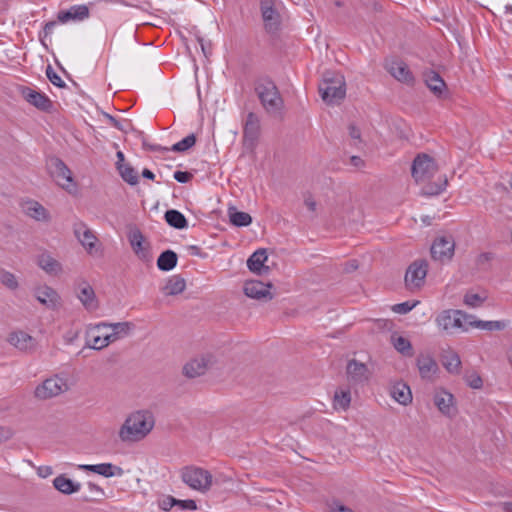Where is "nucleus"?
<instances>
[{
	"label": "nucleus",
	"mask_w": 512,
	"mask_h": 512,
	"mask_svg": "<svg viewBox=\"0 0 512 512\" xmlns=\"http://www.w3.org/2000/svg\"><path fill=\"white\" fill-rule=\"evenodd\" d=\"M155 424L150 411L140 410L130 414L119 430V438L123 442H137L144 439Z\"/></svg>",
	"instance_id": "obj_1"
},
{
	"label": "nucleus",
	"mask_w": 512,
	"mask_h": 512,
	"mask_svg": "<svg viewBox=\"0 0 512 512\" xmlns=\"http://www.w3.org/2000/svg\"><path fill=\"white\" fill-rule=\"evenodd\" d=\"M254 90L267 113L275 114L281 111L284 101L275 82L270 77L257 78L254 82Z\"/></svg>",
	"instance_id": "obj_2"
},
{
	"label": "nucleus",
	"mask_w": 512,
	"mask_h": 512,
	"mask_svg": "<svg viewBox=\"0 0 512 512\" xmlns=\"http://www.w3.org/2000/svg\"><path fill=\"white\" fill-rule=\"evenodd\" d=\"M322 100L327 104H338L345 98L346 83L342 75L326 72L318 87Z\"/></svg>",
	"instance_id": "obj_3"
},
{
	"label": "nucleus",
	"mask_w": 512,
	"mask_h": 512,
	"mask_svg": "<svg viewBox=\"0 0 512 512\" xmlns=\"http://www.w3.org/2000/svg\"><path fill=\"white\" fill-rule=\"evenodd\" d=\"M181 480L191 489L206 493L212 486V474L201 467L188 465L180 470Z\"/></svg>",
	"instance_id": "obj_4"
},
{
	"label": "nucleus",
	"mask_w": 512,
	"mask_h": 512,
	"mask_svg": "<svg viewBox=\"0 0 512 512\" xmlns=\"http://www.w3.org/2000/svg\"><path fill=\"white\" fill-rule=\"evenodd\" d=\"M473 318V315L466 314L461 310H444L436 317L435 322L446 333H452L456 328L467 331L468 327L463 323L468 325L469 320Z\"/></svg>",
	"instance_id": "obj_5"
},
{
	"label": "nucleus",
	"mask_w": 512,
	"mask_h": 512,
	"mask_svg": "<svg viewBox=\"0 0 512 512\" xmlns=\"http://www.w3.org/2000/svg\"><path fill=\"white\" fill-rule=\"evenodd\" d=\"M438 171V165L430 155L418 154L411 166V175L419 183L431 179Z\"/></svg>",
	"instance_id": "obj_6"
},
{
	"label": "nucleus",
	"mask_w": 512,
	"mask_h": 512,
	"mask_svg": "<svg viewBox=\"0 0 512 512\" xmlns=\"http://www.w3.org/2000/svg\"><path fill=\"white\" fill-rule=\"evenodd\" d=\"M455 241L451 235H441L434 239L430 252L434 260L450 261L454 255Z\"/></svg>",
	"instance_id": "obj_7"
},
{
	"label": "nucleus",
	"mask_w": 512,
	"mask_h": 512,
	"mask_svg": "<svg viewBox=\"0 0 512 512\" xmlns=\"http://www.w3.org/2000/svg\"><path fill=\"white\" fill-rule=\"evenodd\" d=\"M47 170L50 176L56 181L58 185L61 187L68 189L71 185L72 172L67 167V165L58 157H50L47 160Z\"/></svg>",
	"instance_id": "obj_8"
},
{
	"label": "nucleus",
	"mask_w": 512,
	"mask_h": 512,
	"mask_svg": "<svg viewBox=\"0 0 512 512\" xmlns=\"http://www.w3.org/2000/svg\"><path fill=\"white\" fill-rule=\"evenodd\" d=\"M428 272V262L425 259H418L412 262L405 274V284L411 288H420L424 285Z\"/></svg>",
	"instance_id": "obj_9"
},
{
	"label": "nucleus",
	"mask_w": 512,
	"mask_h": 512,
	"mask_svg": "<svg viewBox=\"0 0 512 512\" xmlns=\"http://www.w3.org/2000/svg\"><path fill=\"white\" fill-rule=\"evenodd\" d=\"M130 246L135 255L142 261H149L150 255V244L147 242L141 230L137 227H133L127 234Z\"/></svg>",
	"instance_id": "obj_10"
},
{
	"label": "nucleus",
	"mask_w": 512,
	"mask_h": 512,
	"mask_svg": "<svg viewBox=\"0 0 512 512\" xmlns=\"http://www.w3.org/2000/svg\"><path fill=\"white\" fill-rule=\"evenodd\" d=\"M67 388L66 383L58 377L48 378L42 384L38 385L34 395L38 399H49L61 394Z\"/></svg>",
	"instance_id": "obj_11"
},
{
	"label": "nucleus",
	"mask_w": 512,
	"mask_h": 512,
	"mask_svg": "<svg viewBox=\"0 0 512 512\" xmlns=\"http://www.w3.org/2000/svg\"><path fill=\"white\" fill-rule=\"evenodd\" d=\"M271 288H273V284L270 282L250 280L245 282L243 290L247 297L267 302L273 299Z\"/></svg>",
	"instance_id": "obj_12"
},
{
	"label": "nucleus",
	"mask_w": 512,
	"mask_h": 512,
	"mask_svg": "<svg viewBox=\"0 0 512 512\" xmlns=\"http://www.w3.org/2000/svg\"><path fill=\"white\" fill-rule=\"evenodd\" d=\"M260 8L266 31L268 33L277 32L280 28L281 17L274 8L273 0H261Z\"/></svg>",
	"instance_id": "obj_13"
},
{
	"label": "nucleus",
	"mask_w": 512,
	"mask_h": 512,
	"mask_svg": "<svg viewBox=\"0 0 512 512\" xmlns=\"http://www.w3.org/2000/svg\"><path fill=\"white\" fill-rule=\"evenodd\" d=\"M213 365V356L210 354L195 358L186 363L183 367V373L188 378H195L204 375Z\"/></svg>",
	"instance_id": "obj_14"
},
{
	"label": "nucleus",
	"mask_w": 512,
	"mask_h": 512,
	"mask_svg": "<svg viewBox=\"0 0 512 512\" xmlns=\"http://www.w3.org/2000/svg\"><path fill=\"white\" fill-rule=\"evenodd\" d=\"M21 94L23 98L31 105L43 112H51L53 109V102L49 97L29 87H22Z\"/></svg>",
	"instance_id": "obj_15"
},
{
	"label": "nucleus",
	"mask_w": 512,
	"mask_h": 512,
	"mask_svg": "<svg viewBox=\"0 0 512 512\" xmlns=\"http://www.w3.org/2000/svg\"><path fill=\"white\" fill-rule=\"evenodd\" d=\"M101 327H111L113 329L112 333L105 334L106 339L109 344L115 342L116 340L127 336L134 327V324L131 322H118V323H99L94 327L88 329V335H90L93 331L99 330Z\"/></svg>",
	"instance_id": "obj_16"
},
{
	"label": "nucleus",
	"mask_w": 512,
	"mask_h": 512,
	"mask_svg": "<svg viewBox=\"0 0 512 512\" xmlns=\"http://www.w3.org/2000/svg\"><path fill=\"white\" fill-rule=\"evenodd\" d=\"M348 381L352 384H360L368 381L370 372L366 364L352 359L348 361L346 367Z\"/></svg>",
	"instance_id": "obj_17"
},
{
	"label": "nucleus",
	"mask_w": 512,
	"mask_h": 512,
	"mask_svg": "<svg viewBox=\"0 0 512 512\" xmlns=\"http://www.w3.org/2000/svg\"><path fill=\"white\" fill-rule=\"evenodd\" d=\"M388 72L398 81L413 85L415 79L408 65L402 60H392L387 64Z\"/></svg>",
	"instance_id": "obj_18"
},
{
	"label": "nucleus",
	"mask_w": 512,
	"mask_h": 512,
	"mask_svg": "<svg viewBox=\"0 0 512 512\" xmlns=\"http://www.w3.org/2000/svg\"><path fill=\"white\" fill-rule=\"evenodd\" d=\"M77 297L87 311H95L99 307L94 289L86 281H81L77 288Z\"/></svg>",
	"instance_id": "obj_19"
},
{
	"label": "nucleus",
	"mask_w": 512,
	"mask_h": 512,
	"mask_svg": "<svg viewBox=\"0 0 512 512\" xmlns=\"http://www.w3.org/2000/svg\"><path fill=\"white\" fill-rule=\"evenodd\" d=\"M8 342L25 353L34 352L37 345L35 338L24 331H15L10 333Z\"/></svg>",
	"instance_id": "obj_20"
},
{
	"label": "nucleus",
	"mask_w": 512,
	"mask_h": 512,
	"mask_svg": "<svg viewBox=\"0 0 512 512\" xmlns=\"http://www.w3.org/2000/svg\"><path fill=\"white\" fill-rule=\"evenodd\" d=\"M260 135V119L254 112H249L243 128L245 144L253 146Z\"/></svg>",
	"instance_id": "obj_21"
},
{
	"label": "nucleus",
	"mask_w": 512,
	"mask_h": 512,
	"mask_svg": "<svg viewBox=\"0 0 512 512\" xmlns=\"http://www.w3.org/2000/svg\"><path fill=\"white\" fill-rule=\"evenodd\" d=\"M424 80L427 87L436 97L446 98L448 96L447 85L437 72L433 70L425 72Z\"/></svg>",
	"instance_id": "obj_22"
},
{
	"label": "nucleus",
	"mask_w": 512,
	"mask_h": 512,
	"mask_svg": "<svg viewBox=\"0 0 512 512\" xmlns=\"http://www.w3.org/2000/svg\"><path fill=\"white\" fill-rule=\"evenodd\" d=\"M36 299L47 308L56 309L60 305V296L55 289L43 285L35 289Z\"/></svg>",
	"instance_id": "obj_23"
},
{
	"label": "nucleus",
	"mask_w": 512,
	"mask_h": 512,
	"mask_svg": "<svg viewBox=\"0 0 512 512\" xmlns=\"http://www.w3.org/2000/svg\"><path fill=\"white\" fill-rule=\"evenodd\" d=\"M267 251L264 248L256 250L247 260L249 270L257 275H265L270 271L269 266L265 265L267 261Z\"/></svg>",
	"instance_id": "obj_24"
},
{
	"label": "nucleus",
	"mask_w": 512,
	"mask_h": 512,
	"mask_svg": "<svg viewBox=\"0 0 512 512\" xmlns=\"http://www.w3.org/2000/svg\"><path fill=\"white\" fill-rule=\"evenodd\" d=\"M78 469L83 471H89L93 473H97L106 478L112 477L114 475H121L122 469L117 467L111 463H101V464H81L78 466Z\"/></svg>",
	"instance_id": "obj_25"
},
{
	"label": "nucleus",
	"mask_w": 512,
	"mask_h": 512,
	"mask_svg": "<svg viewBox=\"0 0 512 512\" xmlns=\"http://www.w3.org/2000/svg\"><path fill=\"white\" fill-rule=\"evenodd\" d=\"M74 233L80 243L87 249V251L92 253L97 242V238L93 232L84 223H79L75 225Z\"/></svg>",
	"instance_id": "obj_26"
},
{
	"label": "nucleus",
	"mask_w": 512,
	"mask_h": 512,
	"mask_svg": "<svg viewBox=\"0 0 512 512\" xmlns=\"http://www.w3.org/2000/svg\"><path fill=\"white\" fill-rule=\"evenodd\" d=\"M453 400L454 396L445 390L437 392L434 396V404L443 414L447 416H451L455 412L453 407Z\"/></svg>",
	"instance_id": "obj_27"
},
{
	"label": "nucleus",
	"mask_w": 512,
	"mask_h": 512,
	"mask_svg": "<svg viewBox=\"0 0 512 512\" xmlns=\"http://www.w3.org/2000/svg\"><path fill=\"white\" fill-rule=\"evenodd\" d=\"M417 367L422 378H430L438 369L436 361L428 354L417 357Z\"/></svg>",
	"instance_id": "obj_28"
},
{
	"label": "nucleus",
	"mask_w": 512,
	"mask_h": 512,
	"mask_svg": "<svg viewBox=\"0 0 512 512\" xmlns=\"http://www.w3.org/2000/svg\"><path fill=\"white\" fill-rule=\"evenodd\" d=\"M53 486L56 490L65 495H71L78 492L81 488V484L78 482L72 481L70 478L66 477L64 474L57 476L53 480Z\"/></svg>",
	"instance_id": "obj_29"
},
{
	"label": "nucleus",
	"mask_w": 512,
	"mask_h": 512,
	"mask_svg": "<svg viewBox=\"0 0 512 512\" xmlns=\"http://www.w3.org/2000/svg\"><path fill=\"white\" fill-rule=\"evenodd\" d=\"M37 263L49 275H59L62 272L61 263L53 258L50 254L43 253L39 255Z\"/></svg>",
	"instance_id": "obj_30"
},
{
	"label": "nucleus",
	"mask_w": 512,
	"mask_h": 512,
	"mask_svg": "<svg viewBox=\"0 0 512 512\" xmlns=\"http://www.w3.org/2000/svg\"><path fill=\"white\" fill-rule=\"evenodd\" d=\"M391 396L402 405H408L412 401V393L410 387L403 383L398 382L393 385L391 389Z\"/></svg>",
	"instance_id": "obj_31"
},
{
	"label": "nucleus",
	"mask_w": 512,
	"mask_h": 512,
	"mask_svg": "<svg viewBox=\"0 0 512 512\" xmlns=\"http://www.w3.org/2000/svg\"><path fill=\"white\" fill-rule=\"evenodd\" d=\"M177 262H178L177 253L173 250L168 249V250L163 251L159 255V257L157 259V267L161 271L168 272L176 267Z\"/></svg>",
	"instance_id": "obj_32"
},
{
	"label": "nucleus",
	"mask_w": 512,
	"mask_h": 512,
	"mask_svg": "<svg viewBox=\"0 0 512 512\" xmlns=\"http://www.w3.org/2000/svg\"><path fill=\"white\" fill-rule=\"evenodd\" d=\"M167 224L175 229L182 230L188 227L186 217L176 209H169L164 214Z\"/></svg>",
	"instance_id": "obj_33"
},
{
	"label": "nucleus",
	"mask_w": 512,
	"mask_h": 512,
	"mask_svg": "<svg viewBox=\"0 0 512 512\" xmlns=\"http://www.w3.org/2000/svg\"><path fill=\"white\" fill-rule=\"evenodd\" d=\"M186 288V281L181 275H174L170 277L166 285L162 288L165 295H178Z\"/></svg>",
	"instance_id": "obj_34"
},
{
	"label": "nucleus",
	"mask_w": 512,
	"mask_h": 512,
	"mask_svg": "<svg viewBox=\"0 0 512 512\" xmlns=\"http://www.w3.org/2000/svg\"><path fill=\"white\" fill-rule=\"evenodd\" d=\"M228 217L230 223L235 227H246L252 223V217L249 213L239 211L234 206L228 208Z\"/></svg>",
	"instance_id": "obj_35"
},
{
	"label": "nucleus",
	"mask_w": 512,
	"mask_h": 512,
	"mask_svg": "<svg viewBox=\"0 0 512 512\" xmlns=\"http://www.w3.org/2000/svg\"><path fill=\"white\" fill-rule=\"evenodd\" d=\"M391 343L393 347L400 354L406 357H412L414 354L412 344L408 338L393 334L391 336Z\"/></svg>",
	"instance_id": "obj_36"
},
{
	"label": "nucleus",
	"mask_w": 512,
	"mask_h": 512,
	"mask_svg": "<svg viewBox=\"0 0 512 512\" xmlns=\"http://www.w3.org/2000/svg\"><path fill=\"white\" fill-rule=\"evenodd\" d=\"M469 327H476L487 331H501L506 328V323L504 321H483V320H475L470 319L468 322Z\"/></svg>",
	"instance_id": "obj_37"
},
{
	"label": "nucleus",
	"mask_w": 512,
	"mask_h": 512,
	"mask_svg": "<svg viewBox=\"0 0 512 512\" xmlns=\"http://www.w3.org/2000/svg\"><path fill=\"white\" fill-rule=\"evenodd\" d=\"M351 402V393L349 389L337 390L333 398V406L336 410H347Z\"/></svg>",
	"instance_id": "obj_38"
},
{
	"label": "nucleus",
	"mask_w": 512,
	"mask_h": 512,
	"mask_svg": "<svg viewBox=\"0 0 512 512\" xmlns=\"http://www.w3.org/2000/svg\"><path fill=\"white\" fill-rule=\"evenodd\" d=\"M117 165V169L122 177V179L127 182L129 185H136L138 184L139 182V177H138V174L136 172V170L128 165V164H121V163H116Z\"/></svg>",
	"instance_id": "obj_39"
},
{
	"label": "nucleus",
	"mask_w": 512,
	"mask_h": 512,
	"mask_svg": "<svg viewBox=\"0 0 512 512\" xmlns=\"http://www.w3.org/2000/svg\"><path fill=\"white\" fill-rule=\"evenodd\" d=\"M442 364L448 372L458 373L461 366V360L457 353L449 352L443 357Z\"/></svg>",
	"instance_id": "obj_40"
},
{
	"label": "nucleus",
	"mask_w": 512,
	"mask_h": 512,
	"mask_svg": "<svg viewBox=\"0 0 512 512\" xmlns=\"http://www.w3.org/2000/svg\"><path fill=\"white\" fill-rule=\"evenodd\" d=\"M196 136L191 133L188 136L184 137L181 141L175 143L170 150L177 153H183L190 148H192L196 144Z\"/></svg>",
	"instance_id": "obj_41"
},
{
	"label": "nucleus",
	"mask_w": 512,
	"mask_h": 512,
	"mask_svg": "<svg viewBox=\"0 0 512 512\" xmlns=\"http://www.w3.org/2000/svg\"><path fill=\"white\" fill-rule=\"evenodd\" d=\"M448 184L446 176L439 183H429L422 188V194L426 196H435L442 193Z\"/></svg>",
	"instance_id": "obj_42"
},
{
	"label": "nucleus",
	"mask_w": 512,
	"mask_h": 512,
	"mask_svg": "<svg viewBox=\"0 0 512 512\" xmlns=\"http://www.w3.org/2000/svg\"><path fill=\"white\" fill-rule=\"evenodd\" d=\"M94 331L87 337L91 338L86 341V347L94 350H101L109 345L106 335H93Z\"/></svg>",
	"instance_id": "obj_43"
},
{
	"label": "nucleus",
	"mask_w": 512,
	"mask_h": 512,
	"mask_svg": "<svg viewBox=\"0 0 512 512\" xmlns=\"http://www.w3.org/2000/svg\"><path fill=\"white\" fill-rule=\"evenodd\" d=\"M28 214L38 221L48 219L47 210L37 202L28 208Z\"/></svg>",
	"instance_id": "obj_44"
},
{
	"label": "nucleus",
	"mask_w": 512,
	"mask_h": 512,
	"mask_svg": "<svg viewBox=\"0 0 512 512\" xmlns=\"http://www.w3.org/2000/svg\"><path fill=\"white\" fill-rule=\"evenodd\" d=\"M0 282L11 290H15L18 287V282L14 274L5 270L0 271Z\"/></svg>",
	"instance_id": "obj_45"
},
{
	"label": "nucleus",
	"mask_w": 512,
	"mask_h": 512,
	"mask_svg": "<svg viewBox=\"0 0 512 512\" xmlns=\"http://www.w3.org/2000/svg\"><path fill=\"white\" fill-rule=\"evenodd\" d=\"M484 301L485 298L476 293H466L463 299L465 305L473 308L480 307Z\"/></svg>",
	"instance_id": "obj_46"
},
{
	"label": "nucleus",
	"mask_w": 512,
	"mask_h": 512,
	"mask_svg": "<svg viewBox=\"0 0 512 512\" xmlns=\"http://www.w3.org/2000/svg\"><path fill=\"white\" fill-rule=\"evenodd\" d=\"M46 76L49 81L58 88H65L66 84L61 77L54 71L51 65L46 67Z\"/></svg>",
	"instance_id": "obj_47"
},
{
	"label": "nucleus",
	"mask_w": 512,
	"mask_h": 512,
	"mask_svg": "<svg viewBox=\"0 0 512 512\" xmlns=\"http://www.w3.org/2000/svg\"><path fill=\"white\" fill-rule=\"evenodd\" d=\"M419 302L418 301H414V302H410V301H406V302H402V303H398V304H395L393 307H392V310L393 312L395 313H399V314H407L408 312H410Z\"/></svg>",
	"instance_id": "obj_48"
},
{
	"label": "nucleus",
	"mask_w": 512,
	"mask_h": 512,
	"mask_svg": "<svg viewBox=\"0 0 512 512\" xmlns=\"http://www.w3.org/2000/svg\"><path fill=\"white\" fill-rule=\"evenodd\" d=\"M70 9L75 20H83L89 16V9L86 5H74Z\"/></svg>",
	"instance_id": "obj_49"
},
{
	"label": "nucleus",
	"mask_w": 512,
	"mask_h": 512,
	"mask_svg": "<svg viewBox=\"0 0 512 512\" xmlns=\"http://www.w3.org/2000/svg\"><path fill=\"white\" fill-rule=\"evenodd\" d=\"M175 503L176 498L171 495L164 496L158 500V506L163 511H170L175 506Z\"/></svg>",
	"instance_id": "obj_50"
},
{
	"label": "nucleus",
	"mask_w": 512,
	"mask_h": 512,
	"mask_svg": "<svg viewBox=\"0 0 512 512\" xmlns=\"http://www.w3.org/2000/svg\"><path fill=\"white\" fill-rule=\"evenodd\" d=\"M57 24L58 22L55 20L45 23L43 31L39 35L40 41L44 47H47L45 43V38L53 32V29L57 26Z\"/></svg>",
	"instance_id": "obj_51"
},
{
	"label": "nucleus",
	"mask_w": 512,
	"mask_h": 512,
	"mask_svg": "<svg viewBox=\"0 0 512 512\" xmlns=\"http://www.w3.org/2000/svg\"><path fill=\"white\" fill-rule=\"evenodd\" d=\"M466 382L473 389H480L483 386L482 378L476 373L467 375Z\"/></svg>",
	"instance_id": "obj_52"
},
{
	"label": "nucleus",
	"mask_w": 512,
	"mask_h": 512,
	"mask_svg": "<svg viewBox=\"0 0 512 512\" xmlns=\"http://www.w3.org/2000/svg\"><path fill=\"white\" fill-rule=\"evenodd\" d=\"M175 506H178L181 510H191V511L197 510V504L192 499H187V500L176 499Z\"/></svg>",
	"instance_id": "obj_53"
},
{
	"label": "nucleus",
	"mask_w": 512,
	"mask_h": 512,
	"mask_svg": "<svg viewBox=\"0 0 512 512\" xmlns=\"http://www.w3.org/2000/svg\"><path fill=\"white\" fill-rule=\"evenodd\" d=\"M173 177L179 183H188L193 178V174L188 171L178 170L174 172Z\"/></svg>",
	"instance_id": "obj_54"
},
{
	"label": "nucleus",
	"mask_w": 512,
	"mask_h": 512,
	"mask_svg": "<svg viewBox=\"0 0 512 512\" xmlns=\"http://www.w3.org/2000/svg\"><path fill=\"white\" fill-rule=\"evenodd\" d=\"M104 116L105 118L109 121V123L116 129L124 132V133H127L128 132V129L126 126H124L118 119H116L114 116L108 114V113H104Z\"/></svg>",
	"instance_id": "obj_55"
},
{
	"label": "nucleus",
	"mask_w": 512,
	"mask_h": 512,
	"mask_svg": "<svg viewBox=\"0 0 512 512\" xmlns=\"http://www.w3.org/2000/svg\"><path fill=\"white\" fill-rule=\"evenodd\" d=\"M59 22L66 23L69 20H75L71 9L59 11L57 14Z\"/></svg>",
	"instance_id": "obj_56"
},
{
	"label": "nucleus",
	"mask_w": 512,
	"mask_h": 512,
	"mask_svg": "<svg viewBox=\"0 0 512 512\" xmlns=\"http://www.w3.org/2000/svg\"><path fill=\"white\" fill-rule=\"evenodd\" d=\"M494 258V254L491 252H483L477 258L478 265H484L485 263L491 261Z\"/></svg>",
	"instance_id": "obj_57"
},
{
	"label": "nucleus",
	"mask_w": 512,
	"mask_h": 512,
	"mask_svg": "<svg viewBox=\"0 0 512 512\" xmlns=\"http://www.w3.org/2000/svg\"><path fill=\"white\" fill-rule=\"evenodd\" d=\"M348 129L349 135L352 139L361 140V131L357 126H355L354 124H350Z\"/></svg>",
	"instance_id": "obj_58"
},
{
	"label": "nucleus",
	"mask_w": 512,
	"mask_h": 512,
	"mask_svg": "<svg viewBox=\"0 0 512 512\" xmlns=\"http://www.w3.org/2000/svg\"><path fill=\"white\" fill-rule=\"evenodd\" d=\"M358 267H359V265H358V261H357V260H355V259H352V260H349L348 262H346V263H345V265H344V271H345L346 273H351V272H353V271L357 270V269H358Z\"/></svg>",
	"instance_id": "obj_59"
},
{
	"label": "nucleus",
	"mask_w": 512,
	"mask_h": 512,
	"mask_svg": "<svg viewBox=\"0 0 512 512\" xmlns=\"http://www.w3.org/2000/svg\"><path fill=\"white\" fill-rule=\"evenodd\" d=\"M52 473H53V470H52V467H50V466H40L37 469V474L41 478H46V477L50 476Z\"/></svg>",
	"instance_id": "obj_60"
},
{
	"label": "nucleus",
	"mask_w": 512,
	"mask_h": 512,
	"mask_svg": "<svg viewBox=\"0 0 512 512\" xmlns=\"http://www.w3.org/2000/svg\"><path fill=\"white\" fill-rule=\"evenodd\" d=\"M333 512H354L349 507L340 504L339 502H334L332 506Z\"/></svg>",
	"instance_id": "obj_61"
},
{
	"label": "nucleus",
	"mask_w": 512,
	"mask_h": 512,
	"mask_svg": "<svg viewBox=\"0 0 512 512\" xmlns=\"http://www.w3.org/2000/svg\"><path fill=\"white\" fill-rule=\"evenodd\" d=\"M143 146L146 149H148L150 151H154V152H160V151H167V150H169L166 147H162V146L157 145V144H147L146 142H143Z\"/></svg>",
	"instance_id": "obj_62"
},
{
	"label": "nucleus",
	"mask_w": 512,
	"mask_h": 512,
	"mask_svg": "<svg viewBox=\"0 0 512 512\" xmlns=\"http://www.w3.org/2000/svg\"><path fill=\"white\" fill-rule=\"evenodd\" d=\"M304 203L306 205V207L310 210V211H315L316 210V201L313 199L312 196H308L305 198L304 200Z\"/></svg>",
	"instance_id": "obj_63"
},
{
	"label": "nucleus",
	"mask_w": 512,
	"mask_h": 512,
	"mask_svg": "<svg viewBox=\"0 0 512 512\" xmlns=\"http://www.w3.org/2000/svg\"><path fill=\"white\" fill-rule=\"evenodd\" d=\"M350 162L355 167H362L364 165V161L359 156H352Z\"/></svg>",
	"instance_id": "obj_64"
}]
</instances>
